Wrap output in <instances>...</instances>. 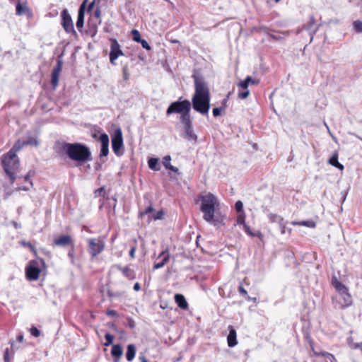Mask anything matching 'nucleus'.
<instances>
[{"label":"nucleus","instance_id":"1","mask_svg":"<svg viewBox=\"0 0 362 362\" xmlns=\"http://www.w3.org/2000/svg\"><path fill=\"white\" fill-rule=\"evenodd\" d=\"M199 200L204 220L216 227L224 226L225 216L216 215V211L220 207L218 198L211 192H204L199 197Z\"/></svg>","mask_w":362,"mask_h":362},{"label":"nucleus","instance_id":"2","mask_svg":"<svg viewBox=\"0 0 362 362\" xmlns=\"http://www.w3.org/2000/svg\"><path fill=\"white\" fill-rule=\"evenodd\" d=\"M194 110L205 115L210 109V93L205 82L198 78H195V92L192 98Z\"/></svg>","mask_w":362,"mask_h":362},{"label":"nucleus","instance_id":"3","mask_svg":"<svg viewBox=\"0 0 362 362\" xmlns=\"http://www.w3.org/2000/svg\"><path fill=\"white\" fill-rule=\"evenodd\" d=\"M21 148V142L18 141L9 151L1 157L2 166L9 177L11 184L16 180V173L19 168V160L16 152Z\"/></svg>","mask_w":362,"mask_h":362},{"label":"nucleus","instance_id":"4","mask_svg":"<svg viewBox=\"0 0 362 362\" xmlns=\"http://www.w3.org/2000/svg\"><path fill=\"white\" fill-rule=\"evenodd\" d=\"M62 149L70 159L79 163L91 159L89 149L81 144H65L62 146Z\"/></svg>","mask_w":362,"mask_h":362},{"label":"nucleus","instance_id":"5","mask_svg":"<svg viewBox=\"0 0 362 362\" xmlns=\"http://www.w3.org/2000/svg\"><path fill=\"white\" fill-rule=\"evenodd\" d=\"M332 285L337 291V294L333 298L334 306L340 309L350 306L352 304V298L347 288L336 277L332 279Z\"/></svg>","mask_w":362,"mask_h":362},{"label":"nucleus","instance_id":"6","mask_svg":"<svg viewBox=\"0 0 362 362\" xmlns=\"http://www.w3.org/2000/svg\"><path fill=\"white\" fill-rule=\"evenodd\" d=\"M191 110V103L188 100H180L172 103L166 110V114L170 115L173 113L180 114V122L190 119L189 112Z\"/></svg>","mask_w":362,"mask_h":362},{"label":"nucleus","instance_id":"7","mask_svg":"<svg viewBox=\"0 0 362 362\" xmlns=\"http://www.w3.org/2000/svg\"><path fill=\"white\" fill-rule=\"evenodd\" d=\"M112 148L116 156H121L124 154L123 136L120 128L115 129L112 135Z\"/></svg>","mask_w":362,"mask_h":362},{"label":"nucleus","instance_id":"8","mask_svg":"<svg viewBox=\"0 0 362 362\" xmlns=\"http://www.w3.org/2000/svg\"><path fill=\"white\" fill-rule=\"evenodd\" d=\"M88 252L92 257H95L105 249V243L101 238H88L87 240Z\"/></svg>","mask_w":362,"mask_h":362},{"label":"nucleus","instance_id":"9","mask_svg":"<svg viewBox=\"0 0 362 362\" xmlns=\"http://www.w3.org/2000/svg\"><path fill=\"white\" fill-rule=\"evenodd\" d=\"M110 42V62L112 65H115L117 59L120 56H123L124 53L116 39L111 38Z\"/></svg>","mask_w":362,"mask_h":362},{"label":"nucleus","instance_id":"10","mask_svg":"<svg viewBox=\"0 0 362 362\" xmlns=\"http://www.w3.org/2000/svg\"><path fill=\"white\" fill-rule=\"evenodd\" d=\"M62 25L67 33L76 34L74 23L68 11L64 9L62 11Z\"/></svg>","mask_w":362,"mask_h":362},{"label":"nucleus","instance_id":"11","mask_svg":"<svg viewBox=\"0 0 362 362\" xmlns=\"http://www.w3.org/2000/svg\"><path fill=\"white\" fill-rule=\"evenodd\" d=\"M181 122L184 126L185 138L189 141L193 140L196 141L197 139V136L193 131L191 119H188L187 120H185Z\"/></svg>","mask_w":362,"mask_h":362},{"label":"nucleus","instance_id":"12","mask_svg":"<svg viewBox=\"0 0 362 362\" xmlns=\"http://www.w3.org/2000/svg\"><path fill=\"white\" fill-rule=\"evenodd\" d=\"M41 270L37 267L29 266L26 268V277L28 279L31 281L37 280L40 274Z\"/></svg>","mask_w":362,"mask_h":362},{"label":"nucleus","instance_id":"13","mask_svg":"<svg viewBox=\"0 0 362 362\" xmlns=\"http://www.w3.org/2000/svg\"><path fill=\"white\" fill-rule=\"evenodd\" d=\"M100 141L101 142L100 156H106L109 153V137L105 133L100 136Z\"/></svg>","mask_w":362,"mask_h":362},{"label":"nucleus","instance_id":"14","mask_svg":"<svg viewBox=\"0 0 362 362\" xmlns=\"http://www.w3.org/2000/svg\"><path fill=\"white\" fill-rule=\"evenodd\" d=\"M86 0L83 2L81 5L78 13V18L76 21V28L81 31L84 23V15H85V6H86Z\"/></svg>","mask_w":362,"mask_h":362},{"label":"nucleus","instance_id":"15","mask_svg":"<svg viewBox=\"0 0 362 362\" xmlns=\"http://www.w3.org/2000/svg\"><path fill=\"white\" fill-rule=\"evenodd\" d=\"M228 329L229 334L227 337L228 345L229 347H233L238 344L236 331L231 325L228 327Z\"/></svg>","mask_w":362,"mask_h":362},{"label":"nucleus","instance_id":"16","mask_svg":"<svg viewBox=\"0 0 362 362\" xmlns=\"http://www.w3.org/2000/svg\"><path fill=\"white\" fill-rule=\"evenodd\" d=\"M122 354V347L119 344H114L111 350V355L114 358V362H119V359Z\"/></svg>","mask_w":362,"mask_h":362},{"label":"nucleus","instance_id":"17","mask_svg":"<svg viewBox=\"0 0 362 362\" xmlns=\"http://www.w3.org/2000/svg\"><path fill=\"white\" fill-rule=\"evenodd\" d=\"M169 258H170V255L167 252H165V251L162 252L160 254V255L158 257V259H161V260H160V262L154 264L153 269H158L162 268L168 262Z\"/></svg>","mask_w":362,"mask_h":362},{"label":"nucleus","instance_id":"18","mask_svg":"<svg viewBox=\"0 0 362 362\" xmlns=\"http://www.w3.org/2000/svg\"><path fill=\"white\" fill-rule=\"evenodd\" d=\"M116 267L119 269L123 275L127 278L129 280H133L136 277L135 272L131 268L126 267H121L120 266L117 265Z\"/></svg>","mask_w":362,"mask_h":362},{"label":"nucleus","instance_id":"19","mask_svg":"<svg viewBox=\"0 0 362 362\" xmlns=\"http://www.w3.org/2000/svg\"><path fill=\"white\" fill-rule=\"evenodd\" d=\"M72 240L69 235H62L55 239L54 243L57 246H67L71 243Z\"/></svg>","mask_w":362,"mask_h":362},{"label":"nucleus","instance_id":"20","mask_svg":"<svg viewBox=\"0 0 362 362\" xmlns=\"http://www.w3.org/2000/svg\"><path fill=\"white\" fill-rule=\"evenodd\" d=\"M16 14L19 16L25 14L28 16H31L32 12L26 6V4H21L18 3L16 5Z\"/></svg>","mask_w":362,"mask_h":362},{"label":"nucleus","instance_id":"21","mask_svg":"<svg viewBox=\"0 0 362 362\" xmlns=\"http://www.w3.org/2000/svg\"><path fill=\"white\" fill-rule=\"evenodd\" d=\"M136 346L134 344H129L127 347L126 358L128 361H132L136 355Z\"/></svg>","mask_w":362,"mask_h":362},{"label":"nucleus","instance_id":"22","mask_svg":"<svg viewBox=\"0 0 362 362\" xmlns=\"http://www.w3.org/2000/svg\"><path fill=\"white\" fill-rule=\"evenodd\" d=\"M175 300L177 305L182 309H187L188 304L185 297L181 294H176L175 296Z\"/></svg>","mask_w":362,"mask_h":362},{"label":"nucleus","instance_id":"23","mask_svg":"<svg viewBox=\"0 0 362 362\" xmlns=\"http://www.w3.org/2000/svg\"><path fill=\"white\" fill-rule=\"evenodd\" d=\"M171 158L170 156H165L163 158V164L166 169L177 173L178 169L170 164Z\"/></svg>","mask_w":362,"mask_h":362},{"label":"nucleus","instance_id":"24","mask_svg":"<svg viewBox=\"0 0 362 362\" xmlns=\"http://www.w3.org/2000/svg\"><path fill=\"white\" fill-rule=\"evenodd\" d=\"M293 226H303L308 228H313L316 226L315 223L312 220L303 221H292Z\"/></svg>","mask_w":362,"mask_h":362},{"label":"nucleus","instance_id":"25","mask_svg":"<svg viewBox=\"0 0 362 362\" xmlns=\"http://www.w3.org/2000/svg\"><path fill=\"white\" fill-rule=\"evenodd\" d=\"M268 218L271 222L277 223L279 225H281L282 222L284 221L283 217L275 214H268Z\"/></svg>","mask_w":362,"mask_h":362},{"label":"nucleus","instance_id":"26","mask_svg":"<svg viewBox=\"0 0 362 362\" xmlns=\"http://www.w3.org/2000/svg\"><path fill=\"white\" fill-rule=\"evenodd\" d=\"M59 74V72H57L54 71H52V72L51 83L54 88H55L58 86Z\"/></svg>","mask_w":362,"mask_h":362},{"label":"nucleus","instance_id":"27","mask_svg":"<svg viewBox=\"0 0 362 362\" xmlns=\"http://www.w3.org/2000/svg\"><path fill=\"white\" fill-rule=\"evenodd\" d=\"M245 214H238L235 226L243 225V226L244 225H245Z\"/></svg>","mask_w":362,"mask_h":362},{"label":"nucleus","instance_id":"28","mask_svg":"<svg viewBox=\"0 0 362 362\" xmlns=\"http://www.w3.org/2000/svg\"><path fill=\"white\" fill-rule=\"evenodd\" d=\"M158 162V160L157 158H150L148 161L149 168L153 170H158L159 168H157Z\"/></svg>","mask_w":362,"mask_h":362},{"label":"nucleus","instance_id":"29","mask_svg":"<svg viewBox=\"0 0 362 362\" xmlns=\"http://www.w3.org/2000/svg\"><path fill=\"white\" fill-rule=\"evenodd\" d=\"M250 81H252V77L247 76L244 81H242L238 83V86L245 90H247V87L250 84Z\"/></svg>","mask_w":362,"mask_h":362},{"label":"nucleus","instance_id":"30","mask_svg":"<svg viewBox=\"0 0 362 362\" xmlns=\"http://www.w3.org/2000/svg\"><path fill=\"white\" fill-rule=\"evenodd\" d=\"M19 141L21 142V148L25 145L37 146V144H38L37 141L35 138H30L26 141H23V142H21V141Z\"/></svg>","mask_w":362,"mask_h":362},{"label":"nucleus","instance_id":"31","mask_svg":"<svg viewBox=\"0 0 362 362\" xmlns=\"http://www.w3.org/2000/svg\"><path fill=\"white\" fill-rule=\"evenodd\" d=\"M235 209L238 214H245L243 209V204L240 200L235 202Z\"/></svg>","mask_w":362,"mask_h":362},{"label":"nucleus","instance_id":"32","mask_svg":"<svg viewBox=\"0 0 362 362\" xmlns=\"http://www.w3.org/2000/svg\"><path fill=\"white\" fill-rule=\"evenodd\" d=\"M105 338L106 342L104 344V345L105 346H110V344H112L113 339H114V337L112 334H110V333H107L105 335Z\"/></svg>","mask_w":362,"mask_h":362},{"label":"nucleus","instance_id":"33","mask_svg":"<svg viewBox=\"0 0 362 362\" xmlns=\"http://www.w3.org/2000/svg\"><path fill=\"white\" fill-rule=\"evenodd\" d=\"M339 163L338 161V153L335 152L332 156L329 159V163L333 166H335V165Z\"/></svg>","mask_w":362,"mask_h":362},{"label":"nucleus","instance_id":"34","mask_svg":"<svg viewBox=\"0 0 362 362\" xmlns=\"http://www.w3.org/2000/svg\"><path fill=\"white\" fill-rule=\"evenodd\" d=\"M132 36H133V40L135 42H139L141 40V35H140L139 32L137 30H135V29L132 30Z\"/></svg>","mask_w":362,"mask_h":362},{"label":"nucleus","instance_id":"35","mask_svg":"<svg viewBox=\"0 0 362 362\" xmlns=\"http://www.w3.org/2000/svg\"><path fill=\"white\" fill-rule=\"evenodd\" d=\"M354 28L357 33H362V22L356 21L354 22Z\"/></svg>","mask_w":362,"mask_h":362},{"label":"nucleus","instance_id":"36","mask_svg":"<svg viewBox=\"0 0 362 362\" xmlns=\"http://www.w3.org/2000/svg\"><path fill=\"white\" fill-rule=\"evenodd\" d=\"M33 187V182H28V185L26 184V185H23V186H19L17 187V190H23V191H28L30 189V188H31Z\"/></svg>","mask_w":362,"mask_h":362},{"label":"nucleus","instance_id":"37","mask_svg":"<svg viewBox=\"0 0 362 362\" xmlns=\"http://www.w3.org/2000/svg\"><path fill=\"white\" fill-rule=\"evenodd\" d=\"M30 332L35 337H39L40 335V330L37 327H32L30 329Z\"/></svg>","mask_w":362,"mask_h":362},{"label":"nucleus","instance_id":"38","mask_svg":"<svg viewBox=\"0 0 362 362\" xmlns=\"http://www.w3.org/2000/svg\"><path fill=\"white\" fill-rule=\"evenodd\" d=\"M250 94V91L248 90H245L244 91L238 93V98L240 99H245L248 97Z\"/></svg>","mask_w":362,"mask_h":362},{"label":"nucleus","instance_id":"39","mask_svg":"<svg viewBox=\"0 0 362 362\" xmlns=\"http://www.w3.org/2000/svg\"><path fill=\"white\" fill-rule=\"evenodd\" d=\"M322 356L327 358L330 360L331 362H334V361H337L334 356L332 354L327 353V352H323L321 354Z\"/></svg>","mask_w":362,"mask_h":362},{"label":"nucleus","instance_id":"40","mask_svg":"<svg viewBox=\"0 0 362 362\" xmlns=\"http://www.w3.org/2000/svg\"><path fill=\"white\" fill-rule=\"evenodd\" d=\"M322 356L327 358L330 360L331 362H334V361H337L334 356L332 354L327 353V352H323L321 354Z\"/></svg>","mask_w":362,"mask_h":362},{"label":"nucleus","instance_id":"41","mask_svg":"<svg viewBox=\"0 0 362 362\" xmlns=\"http://www.w3.org/2000/svg\"><path fill=\"white\" fill-rule=\"evenodd\" d=\"M322 356L327 358L330 360L331 362H334V361H337L334 356L332 354L327 353V352H323L321 354Z\"/></svg>","mask_w":362,"mask_h":362},{"label":"nucleus","instance_id":"42","mask_svg":"<svg viewBox=\"0 0 362 362\" xmlns=\"http://www.w3.org/2000/svg\"><path fill=\"white\" fill-rule=\"evenodd\" d=\"M322 356L327 358L330 360L331 362H334V361H337L334 356L332 354L327 353V352H323L321 354Z\"/></svg>","mask_w":362,"mask_h":362},{"label":"nucleus","instance_id":"43","mask_svg":"<svg viewBox=\"0 0 362 362\" xmlns=\"http://www.w3.org/2000/svg\"><path fill=\"white\" fill-rule=\"evenodd\" d=\"M139 42L141 43L143 48L146 49V50H151V47L146 40L141 39Z\"/></svg>","mask_w":362,"mask_h":362},{"label":"nucleus","instance_id":"44","mask_svg":"<svg viewBox=\"0 0 362 362\" xmlns=\"http://www.w3.org/2000/svg\"><path fill=\"white\" fill-rule=\"evenodd\" d=\"M163 216H164V213L163 211H158V212H156V214L153 216V218L155 220H160V219H162L163 218Z\"/></svg>","mask_w":362,"mask_h":362},{"label":"nucleus","instance_id":"45","mask_svg":"<svg viewBox=\"0 0 362 362\" xmlns=\"http://www.w3.org/2000/svg\"><path fill=\"white\" fill-rule=\"evenodd\" d=\"M62 62L58 61L57 64L55 66V67L54 68L53 71L60 73L62 71Z\"/></svg>","mask_w":362,"mask_h":362},{"label":"nucleus","instance_id":"46","mask_svg":"<svg viewBox=\"0 0 362 362\" xmlns=\"http://www.w3.org/2000/svg\"><path fill=\"white\" fill-rule=\"evenodd\" d=\"M279 226H280V228H281V234H285L286 231H288V233H291V229H290V228L287 229L286 228L285 225L284 224V221L282 222L281 225H279Z\"/></svg>","mask_w":362,"mask_h":362},{"label":"nucleus","instance_id":"47","mask_svg":"<svg viewBox=\"0 0 362 362\" xmlns=\"http://www.w3.org/2000/svg\"><path fill=\"white\" fill-rule=\"evenodd\" d=\"M95 18H97V21H98V24H100L101 23V20H100V10L99 8H97L95 11Z\"/></svg>","mask_w":362,"mask_h":362},{"label":"nucleus","instance_id":"48","mask_svg":"<svg viewBox=\"0 0 362 362\" xmlns=\"http://www.w3.org/2000/svg\"><path fill=\"white\" fill-rule=\"evenodd\" d=\"M243 228H244V230H245V233H246L247 235H250V236H254V234L252 233V232L251 231V230H250V227H249L247 224H245V225H244V226H243Z\"/></svg>","mask_w":362,"mask_h":362},{"label":"nucleus","instance_id":"49","mask_svg":"<svg viewBox=\"0 0 362 362\" xmlns=\"http://www.w3.org/2000/svg\"><path fill=\"white\" fill-rule=\"evenodd\" d=\"M221 112V107L214 108L213 109V115L214 117H218V115H220Z\"/></svg>","mask_w":362,"mask_h":362},{"label":"nucleus","instance_id":"50","mask_svg":"<svg viewBox=\"0 0 362 362\" xmlns=\"http://www.w3.org/2000/svg\"><path fill=\"white\" fill-rule=\"evenodd\" d=\"M153 207H152L151 206H149L148 207H147V208L145 209V211H144L141 212L140 215H141V216H143V215H144V214H148V213L152 212V211H153Z\"/></svg>","mask_w":362,"mask_h":362},{"label":"nucleus","instance_id":"51","mask_svg":"<svg viewBox=\"0 0 362 362\" xmlns=\"http://www.w3.org/2000/svg\"><path fill=\"white\" fill-rule=\"evenodd\" d=\"M8 352H9L8 349V348L6 349V350L4 351V358L5 362H9Z\"/></svg>","mask_w":362,"mask_h":362},{"label":"nucleus","instance_id":"52","mask_svg":"<svg viewBox=\"0 0 362 362\" xmlns=\"http://www.w3.org/2000/svg\"><path fill=\"white\" fill-rule=\"evenodd\" d=\"M105 193V190L103 188H99L95 191V196H100L102 194Z\"/></svg>","mask_w":362,"mask_h":362},{"label":"nucleus","instance_id":"53","mask_svg":"<svg viewBox=\"0 0 362 362\" xmlns=\"http://www.w3.org/2000/svg\"><path fill=\"white\" fill-rule=\"evenodd\" d=\"M21 244L22 245H23L24 247H28L30 248L31 250H33V245H31L30 243H28V242H25V241H21Z\"/></svg>","mask_w":362,"mask_h":362},{"label":"nucleus","instance_id":"54","mask_svg":"<svg viewBox=\"0 0 362 362\" xmlns=\"http://www.w3.org/2000/svg\"><path fill=\"white\" fill-rule=\"evenodd\" d=\"M107 315H111V316H117V313L115 310H109L107 311Z\"/></svg>","mask_w":362,"mask_h":362},{"label":"nucleus","instance_id":"55","mask_svg":"<svg viewBox=\"0 0 362 362\" xmlns=\"http://www.w3.org/2000/svg\"><path fill=\"white\" fill-rule=\"evenodd\" d=\"M140 288H141L140 284L138 282L135 283L134 285V290L135 291H139L140 290Z\"/></svg>","mask_w":362,"mask_h":362},{"label":"nucleus","instance_id":"56","mask_svg":"<svg viewBox=\"0 0 362 362\" xmlns=\"http://www.w3.org/2000/svg\"><path fill=\"white\" fill-rule=\"evenodd\" d=\"M239 291L243 295H247V291L243 287H242V286L239 287Z\"/></svg>","mask_w":362,"mask_h":362},{"label":"nucleus","instance_id":"57","mask_svg":"<svg viewBox=\"0 0 362 362\" xmlns=\"http://www.w3.org/2000/svg\"><path fill=\"white\" fill-rule=\"evenodd\" d=\"M135 251H136L135 247H132V248L130 250V251H129V255L131 256V257H132V258H134V257Z\"/></svg>","mask_w":362,"mask_h":362},{"label":"nucleus","instance_id":"58","mask_svg":"<svg viewBox=\"0 0 362 362\" xmlns=\"http://www.w3.org/2000/svg\"><path fill=\"white\" fill-rule=\"evenodd\" d=\"M337 168L339 169L340 170H344V165L342 164H341L339 162L337 163L335 166Z\"/></svg>","mask_w":362,"mask_h":362},{"label":"nucleus","instance_id":"59","mask_svg":"<svg viewBox=\"0 0 362 362\" xmlns=\"http://www.w3.org/2000/svg\"><path fill=\"white\" fill-rule=\"evenodd\" d=\"M17 341H18V342H22V341H23V334H18V335L17 336Z\"/></svg>","mask_w":362,"mask_h":362},{"label":"nucleus","instance_id":"60","mask_svg":"<svg viewBox=\"0 0 362 362\" xmlns=\"http://www.w3.org/2000/svg\"><path fill=\"white\" fill-rule=\"evenodd\" d=\"M30 173H28L27 175H25V176L24 177V180H25V181L27 182V184H28V182H31V181L30 180Z\"/></svg>","mask_w":362,"mask_h":362},{"label":"nucleus","instance_id":"61","mask_svg":"<svg viewBox=\"0 0 362 362\" xmlns=\"http://www.w3.org/2000/svg\"><path fill=\"white\" fill-rule=\"evenodd\" d=\"M13 226L16 228H20L21 226L20 224H18V223L15 222V221H12L11 222Z\"/></svg>","mask_w":362,"mask_h":362},{"label":"nucleus","instance_id":"62","mask_svg":"<svg viewBox=\"0 0 362 362\" xmlns=\"http://www.w3.org/2000/svg\"><path fill=\"white\" fill-rule=\"evenodd\" d=\"M139 359L141 362H148L147 359L144 356H140Z\"/></svg>","mask_w":362,"mask_h":362},{"label":"nucleus","instance_id":"63","mask_svg":"<svg viewBox=\"0 0 362 362\" xmlns=\"http://www.w3.org/2000/svg\"><path fill=\"white\" fill-rule=\"evenodd\" d=\"M325 126L326 127V128H327V131H328L329 134L330 135H332V134H331V132H330V130H329V128L328 125H327L326 123H325Z\"/></svg>","mask_w":362,"mask_h":362},{"label":"nucleus","instance_id":"64","mask_svg":"<svg viewBox=\"0 0 362 362\" xmlns=\"http://www.w3.org/2000/svg\"><path fill=\"white\" fill-rule=\"evenodd\" d=\"M93 4H94V2H92L90 5H89V10L92 9L93 6Z\"/></svg>","mask_w":362,"mask_h":362}]
</instances>
